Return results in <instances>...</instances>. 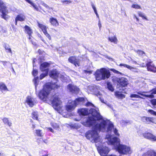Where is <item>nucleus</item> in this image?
Segmentation results:
<instances>
[{
  "label": "nucleus",
  "instance_id": "nucleus-6",
  "mask_svg": "<svg viewBox=\"0 0 156 156\" xmlns=\"http://www.w3.org/2000/svg\"><path fill=\"white\" fill-rule=\"evenodd\" d=\"M103 121H104L105 122V130H104V131H102V132H105L107 131L109 132L111 131L112 129V131L115 135L118 136H119L118 130L116 128H114V125L111 122L108 120H105L103 119L101 122H102Z\"/></svg>",
  "mask_w": 156,
  "mask_h": 156
},
{
  "label": "nucleus",
  "instance_id": "nucleus-22",
  "mask_svg": "<svg viewBox=\"0 0 156 156\" xmlns=\"http://www.w3.org/2000/svg\"><path fill=\"white\" fill-rule=\"evenodd\" d=\"M78 112L80 115H86L89 114V110L87 108H82L78 109Z\"/></svg>",
  "mask_w": 156,
  "mask_h": 156
},
{
  "label": "nucleus",
  "instance_id": "nucleus-16",
  "mask_svg": "<svg viewBox=\"0 0 156 156\" xmlns=\"http://www.w3.org/2000/svg\"><path fill=\"white\" fill-rule=\"evenodd\" d=\"M150 92L151 94H144L143 93V92H138L137 93L138 94L146 98H153L154 97V94H156V89H153L150 91Z\"/></svg>",
  "mask_w": 156,
  "mask_h": 156
},
{
  "label": "nucleus",
  "instance_id": "nucleus-18",
  "mask_svg": "<svg viewBox=\"0 0 156 156\" xmlns=\"http://www.w3.org/2000/svg\"><path fill=\"white\" fill-rule=\"evenodd\" d=\"M38 73L37 70L35 69H34L32 72L33 75L35 76L33 81L34 83L36 90L37 86L39 82V77L38 76L35 77L37 75Z\"/></svg>",
  "mask_w": 156,
  "mask_h": 156
},
{
  "label": "nucleus",
  "instance_id": "nucleus-35",
  "mask_svg": "<svg viewBox=\"0 0 156 156\" xmlns=\"http://www.w3.org/2000/svg\"><path fill=\"white\" fill-rule=\"evenodd\" d=\"M107 87L108 89L112 92L114 90V88L110 82H108L107 83Z\"/></svg>",
  "mask_w": 156,
  "mask_h": 156
},
{
  "label": "nucleus",
  "instance_id": "nucleus-3",
  "mask_svg": "<svg viewBox=\"0 0 156 156\" xmlns=\"http://www.w3.org/2000/svg\"><path fill=\"white\" fill-rule=\"evenodd\" d=\"M108 138V144L113 145L115 150L120 154L126 155L131 153L130 148L126 145L120 144L119 139L116 137L111 138L109 136Z\"/></svg>",
  "mask_w": 156,
  "mask_h": 156
},
{
  "label": "nucleus",
  "instance_id": "nucleus-38",
  "mask_svg": "<svg viewBox=\"0 0 156 156\" xmlns=\"http://www.w3.org/2000/svg\"><path fill=\"white\" fill-rule=\"evenodd\" d=\"M138 14L139 16L140 17H141L143 19H144L146 20H148L146 18V17L144 15V14L140 12H138Z\"/></svg>",
  "mask_w": 156,
  "mask_h": 156
},
{
  "label": "nucleus",
  "instance_id": "nucleus-46",
  "mask_svg": "<svg viewBox=\"0 0 156 156\" xmlns=\"http://www.w3.org/2000/svg\"><path fill=\"white\" fill-rule=\"evenodd\" d=\"M71 126L72 127L76 129H78L79 127V126H78V125L76 123L71 124Z\"/></svg>",
  "mask_w": 156,
  "mask_h": 156
},
{
  "label": "nucleus",
  "instance_id": "nucleus-19",
  "mask_svg": "<svg viewBox=\"0 0 156 156\" xmlns=\"http://www.w3.org/2000/svg\"><path fill=\"white\" fill-rule=\"evenodd\" d=\"M59 73L56 69H53L49 73L50 77L56 79L58 77Z\"/></svg>",
  "mask_w": 156,
  "mask_h": 156
},
{
  "label": "nucleus",
  "instance_id": "nucleus-24",
  "mask_svg": "<svg viewBox=\"0 0 156 156\" xmlns=\"http://www.w3.org/2000/svg\"><path fill=\"white\" fill-rule=\"evenodd\" d=\"M49 21L53 26L57 27L58 25V23L56 19L51 17L50 18Z\"/></svg>",
  "mask_w": 156,
  "mask_h": 156
},
{
  "label": "nucleus",
  "instance_id": "nucleus-27",
  "mask_svg": "<svg viewBox=\"0 0 156 156\" xmlns=\"http://www.w3.org/2000/svg\"><path fill=\"white\" fill-rule=\"evenodd\" d=\"M25 19V17L24 15L22 14L18 15L15 18L16 21H24Z\"/></svg>",
  "mask_w": 156,
  "mask_h": 156
},
{
  "label": "nucleus",
  "instance_id": "nucleus-31",
  "mask_svg": "<svg viewBox=\"0 0 156 156\" xmlns=\"http://www.w3.org/2000/svg\"><path fill=\"white\" fill-rule=\"evenodd\" d=\"M4 47L5 48L6 52L12 54V51L10 46L6 43H5L4 45Z\"/></svg>",
  "mask_w": 156,
  "mask_h": 156
},
{
  "label": "nucleus",
  "instance_id": "nucleus-48",
  "mask_svg": "<svg viewBox=\"0 0 156 156\" xmlns=\"http://www.w3.org/2000/svg\"><path fill=\"white\" fill-rule=\"evenodd\" d=\"M41 4L42 5L44 6V7H45V8H46L47 9H49V7L48 6V5H47L45 3H44V2H42L41 3Z\"/></svg>",
  "mask_w": 156,
  "mask_h": 156
},
{
  "label": "nucleus",
  "instance_id": "nucleus-11",
  "mask_svg": "<svg viewBox=\"0 0 156 156\" xmlns=\"http://www.w3.org/2000/svg\"><path fill=\"white\" fill-rule=\"evenodd\" d=\"M88 89L90 90L91 93L94 94L98 97L100 96L101 93L99 91L98 87L95 85H91L88 86ZM99 98H101L100 97H99Z\"/></svg>",
  "mask_w": 156,
  "mask_h": 156
},
{
  "label": "nucleus",
  "instance_id": "nucleus-49",
  "mask_svg": "<svg viewBox=\"0 0 156 156\" xmlns=\"http://www.w3.org/2000/svg\"><path fill=\"white\" fill-rule=\"evenodd\" d=\"M86 105L88 106H91L92 107H94V105L90 102H88L86 104Z\"/></svg>",
  "mask_w": 156,
  "mask_h": 156
},
{
  "label": "nucleus",
  "instance_id": "nucleus-33",
  "mask_svg": "<svg viewBox=\"0 0 156 156\" xmlns=\"http://www.w3.org/2000/svg\"><path fill=\"white\" fill-rule=\"evenodd\" d=\"M38 26L42 30L44 33L47 31L46 27L45 25L38 23Z\"/></svg>",
  "mask_w": 156,
  "mask_h": 156
},
{
  "label": "nucleus",
  "instance_id": "nucleus-34",
  "mask_svg": "<svg viewBox=\"0 0 156 156\" xmlns=\"http://www.w3.org/2000/svg\"><path fill=\"white\" fill-rule=\"evenodd\" d=\"M2 121L4 124H7L9 126H12V123L9 121L8 118H4L2 119Z\"/></svg>",
  "mask_w": 156,
  "mask_h": 156
},
{
  "label": "nucleus",
  "instance_id": "nucleus-2",
  "mask_svg": "<svg viewBox=\"0 0 156 156\" xmlns=\"http://www.w3.org/2000/svg\"><path fill=\"white\" fill-rule=\"evenodd\" d=\"M105 121H103L102 122H101L99 124L92 126V130L88 131L85 134V136L87 139L92 141H93L94 142L96 143V146L97 148L98 147H101V146L98 145L97 144L99 139L98 131H104L105 130Z\"/></svg>",
  "mask_w": 156,
  "mask_h": 156
},
{
  "label": "nucleus",
  "instance_id": "nucleus-28",
  "mask_svg": "<svg viewBox=\"0 0 156 156\" xmlns=\"http://www.w3.org/2000/svg\"><path fill=\"white\" fill-rule=\"evenodd\" d=\"M51 126L53 127V128L56 130L60 131V129L59 127V125L57 123L55 122H51L50 123Z\"/></svg>",
  "mask_w": 156,
  "mask_h": 156
},
{
  "label": "nucleus",
  "instance_id": "nucleus-8",
  "mask_svg": "<svg viewBox=\"0 0 156 156\" xmlns=\"http://www.w3.org/2000/svg\"><path fill=\"white\" fill-rule=\"evenodd\" d=\"M0 12L2 13L1 16L2 18L6 20L9 18V16L6 14L8 12V10L7 9L6 4L1 1H0Z\"/></svg>",
  "mask_w": 156,
  "mask_h": 156
},
{
  "label": "nucleus",
  "instance_id": "nucleus-15",
  "mask_svg": "<svg viewBox=\"0 0 156 156\" xmlns=\"http://www.w3.org/2000/svg\"><path fill=\"white\" fill-rule=\"evenodd\" d=\"M26 102L30 107H32L36 103L35 100L30 96L27 97Z\"/></svg>",
  "mask_w": 156,
  "mask_h": 156
},
{
  "label": "nucleus",
  "instance_id": "nucleus-23",
  "mask_svg": "<svg viewBox=\"0 0 156 156\" xmlns=\"http://www.w3.org/2000/svg\"><path fill=\"white\" fill-rule=\"evenodd\" d=\"M24 28L25 30L26 33L29 35V37H28L29 40L32 42L31 40L30 36H31V35L33 32L31 29L27 25H26L24 27Z\"/></svg>",
  "mask_w": 156,
  "mask_h": 156
},
{
  "label": "nucleus",
  "instance_id": "nucleus-58",
  "mask_svg": "<svg viewBox=\"0 0 156 156\" xmlns=\"http://www.w3.org/2000/svg\"><path fill=\"white\" fill-rule=\"evenodd\" d=\"M84 72L85 73H89V74L91 73V72L90 71H88L87 70H84Z\"/></svg>",
  "mask_w": 156,
  "mask_h": 156
},
{
  "label": "nucleus",
  "instance_id": "nucleus-53",
  "mask_svg": "<svg viewBox=\"0 0 156 156\" xmlns=\"http://www.w3.org/2000/svg\"><path fill=\"white\" fill-rule=\"evenodd\" d=\"M91 5L92 6V7L93 9L94 12H97V10L96 9L95 7V6L94 5V4L93 3H91Z\"/></svg>",
  "mask_w": 156,
  "mask_h": 156
},
{
  "label": "nucleus",
  "instance_id": "nucleus-51",
  "mask_svg": "<svg viewBox=\"0 0 156 156\" xmlns=\"http://www.w3.org/2000/svg\"><path fill=\"white\" fill-rule=\"evenodd\" d=\"M46 128L49 131H50L51 132H52L53 133H55V132L54 131L51 127H47Z\"/></svg>",
  "mask_w": 156,
  "mask_h": 156
},
{
  "label": "nucleus",
  "instance_id": "nucleus-10",
  "mask_svg": "<svg viewBox=\"0 0 156 156\" xmlns=\"http://www.w3.org/2000/svg\"><path fill=\"white\" fill-rule=\"evenodd\" d=\"M98 150L101 156H106L110 151L109 149L106 146L98 147Z\"/></svg>",
  "mask_w": 156,
  "mask_h": 156
},
{
  "label": "nucleus",
  "instance_id": "nucleus-5",
  "mask_svg": "<svg viewBox=\"0 0 156 156\" xmlns=\"http://www.w3.org/2000/svg\"><path fill=\"white\" fill-rule=\"evenodd\" d=\"M95 76L96 80L99 81L109 78L110 76V73L109 70L102 68L97 70L95 73Z\"/></svg>",
  "mask_w": 156,
  "mask_h": 156
},
{
  "label": "nucleus",
  "instance_id": "nucleus-45",
  "mask_svg": "<svg viewBox=\"0 0 156 156\" xmlns=\"http://www.w3.org/2000/svg\"><path fill=\"white\" fill-rule=\"evenodd\" d=\"M148 112L151 115H156V112L152 110H149Z\"/></svg>",
  "mask_w": 156,
  "mask_h": 156
},
{
  "label": "nucleus",
  "instance_id": "nucleus-36",
  "mask_svg": "<svg viewBox=\"0 0 156 156\" xmlns=\"http://www.w3.org/2000/svg\"><path fill=\"white\" fill-rule=\"evenodd\" d=\"M135 51L140 56H143L145 55V53L143 51L140 50H135Z\"/></svg>",
  "mask_w": 156,
  "mask_h": 156
},
{
  "label": "nucleus",
  "instance_id": "nucleus-9",
  "mask_svg": "<svg viewBox=\"0 0 156 156\" xmlns=\"http://www.w3.org/2000/svg\"><path fill=\"white\" fill-rule=\"evenodd\" d=\"M133 62L135 64L140 65L142 67L147 66V68L148 71H154V67L152 62H147L146 61L145 63L142 62L140 64L138 63L136 61H134Z\"/></svg>",
  "mask_w": 156,
  "mask_h": 156
},
{
  "label": "nucleus",
  "instance_id": "nucleus-64",
  "mask_svg": "<svg viewBox=\"0 0 156 156\" xmlns=\"http://www.w3.org/2000/svg\"><path fill=\"white\" fill-rule=\"evenodd\" d=\"M35 61H36V58H34L33 60V63H34Z\"/></svg>",
  "mask_w": 156,
  "mask_h": 156
},
{
  "label": "nucleus",
  "instance_id": "nucleus-12",
  "mask_svg": "<svg viewBox=\"0 0 156 156\" xmlns=\"http://www.w3.org/2000/svg\"><path fill=\"white\" fill-rule=\"evenodd\" d=\"M68 90L72 93H78L79 91V89L76 86L72 84H69L67 86Z\"/></svg>",
  "mask_w": 156,
  "mask_h": 156
},
{
  "label": "nucleus",
  "instance_id": "nucleus-17",
  "mask_svg": "<svg viewBox=\"0 0 156 156\" xmlns=\"http://www.w3.org/2000/svg\"><path fill=\"white\" fill-rule=\"evenodd\" d=\"M50 66V64L47 62H44L42 63L40 66V69L41 71L47 72H48V67Z\"/></svg>",
  "mask_w": 156,
  "mask_h": 156
},
{
  "label": "nucleus",
  "instance_id": "nucleus-1",
  "mask_svg": "<svg viewBox=\"0 0 156 156\" xmlns=\"http://www.w3.org/2000/svg\"><path fill=\"white\" fill-rule=\"evenodd\" d=\"M58 87V86L55 83H47L44 86L43 89L40 91L38 95V96L41 100L45 101H47L49 95L52 91L53 93L51 95L52 96L49 99V100L54 109L58 111L60 108L61 102L58 97V94H54V89L57 88Z\"/></svg>",
  "mask_w": 156,
  "mask_h": 156
},
{
  "label": "nucleus",
  "instance_id": "nucleus-26",
  "mask_svg": "<svg viewBox=\"0 0 156 156\" xmlns=\"http://www.w3.org/2000/svg\"><path fill=\"white\" fill-rule=\"evenodd\" d=\"M115 96L119 99H122L125 98V95L119 91H116L115 93Z\"/></svg>",
  "mask_w": 156,
  "mask_h": 156
},
{
  "label": "nucleus",
  "instance_id": "nucleus-54",
  "mask_svg": "<svg viewBox=\"0 0 156 156\" xmlns=\"http://www.w3.org/2000/svg\"><path fill=\"white\" fill-rule=\"evenodd\" d=\"M152 104L154 105H156V99H153L151 101Z\"/></svg>",
  "mask_w": 156,
  "mask_h": 156
},
{
  "label": "nucleus",
  "instance_id": "nucleus-44",
  "mask_svg": "<svg viewBox=\"0 0 156 156\" xmlns=\"http://www.w3.org/2000/svg\"><path fill=\"white\" fill-rule=\"evenodd\" d=\"M132 7L136 9H140V6L137 4H133L132 5Z\"/></svg>",
  "mask_w": 156,
  "mask_h": 156
},
{
  "label": "nucleus",
  "instance_id": "nucleus-20",
  "mask_svg": "<svg viewBox=\"0 0 156 156\" xmlns=\"http://www.w3.org/2000/svg\"><path fill=\"white\" fill-rule=\"evenodd\" d=\"M70 62L74 64L76 66H80L79 61L78 59H76L74 57H71L68 59Z\"/></svg>",
  "mask_w": 156,
  "mask_h": 156
},
{
  "label": "nucleus",
  "instance_id": "nucleus-21",
  "mask_svg": "<svg viewBox=\"0 0 156 156\" xmlns=\"http://www.w3.org/2000/svg\"><path fill=\"white\" fill-rule=\"evenodd\" d=\"M153 118L143 116L141 118V120L147 124H150L151 122H154Z\"/></svg>",
  "mask_w": 156,
  "mask_h": 156
},
{
  "label": "nucleus",
  "instance_id": "nucleus-42",
  "mask_svg": "<svg viewBox=\"0 0 156 156\" xmlns=\"http://www.w3.org/2000/svg\"><path fill=\"white\" fill-rule=\"evenodd\" d=\"M119 66H123L125 68H128V69H130L132 68V66L125 64H120L119 65Z\"/></svg>",
  "mask_w": 156,
  "mask_h": 156
},
{
  "label": "nucleus",
  "instance_id": "nucleus-14",
  "mask_svg": "<svg viewBox=\"0 0 156 156\" xmlns=\"http://www.w3.org/2000/svg\"><path fill=\"white\" fill-rule=\"evenodd\" d=\"M117 82L122 87H125L128 84V81L127 79L123 77L119 78L117 80Z\"/></svg>",
  "mask_w": 156,
  "mask_h": 156
},
{
  "label": "nucleus",
  "instance_id": "nucleus-43",
  "mask_svg": "<svg viewBox=\"0 0 156 156\" xmlns=\"http://www.w3.org/2000/svg\"><path fill=\"white\" fill-rule=\"evenodd\" d=\"M41 131V130L40 129L36 130V133L37 135L39 136H42V133Z\"/></svg>",
  "mask_w": 156,
  "mask_h": 156
},
{
  "label": "nucleus",
  "instance_id": "nucleus-56",
  "mask_svg": "<svg viewBox=\"0 0 156 156\" xmlns=\"http://www.w3.org/2000/svg\"><path fill=\"white\" fill-rule=\"evenodd\" d=\"M98 27H99V30H101V23H100V20H99V22H98Z\"/></svg>",
  "mask_w": 156,
  "mask_h": 156
},
{
  "label": "nucleus",
  "instance_id": "nucleus-30",
  "mask_svg": "<svg viewBox=\"0 0 156 156\" xmlns=\"http://www.w3.org/2000/svg\"><path fill=\"white\" fill-rule=\"evenodd\" d=\"M108 40L111 42L114 43L115 44H116L118 42L117 39L115 36L109 37Z\"/></svg>",
  "mask_w": 156,
  "mask_h": 156
},
{
  "label": "nucleus",
  "instance_id": "nucleus-50",
  "mask_svg": "<svg viewBox=\"0 0 156 156\" xmlns=\"http://www.w3.org/2000/svg\"><path fill=\"white\" fill-rule=\"evenodd\" d=\"M112 71H113L114 73H116L117 74H121L122 73L120 72H119L117 70H116L114 69H112L111 70Z\"/></svg>",
  "mask_w": 156,
  "mask_h": 156
},
{
  "label": "nucleus",
  "instance_id": "nucleus-47",
  "mask_svg": "<svg viewBox=\"0 0 156 156\" xmlns=\"http://www.w3.org/2000/svg\"><path fill=\"white\" fill-rule=\"evenodd\" d=\"M44 34L45 36L48 37L49 40H51V37L47 31L44 33Z\"/></svg>",
  "mask_w": 156,
  "mask_h": 156
},
{
  "label": "nucleus",
  "instance_id": "nucleus-57",
  "mask_svg": "<svg viewBox=\"0 0 156 156\" xmlns=\"http://www.w3.org/2000/svg\"><path fill=\"white\" fill-rule=\"evenodd\" d=\"M132 69H129L133 71H134V72H137V69L136 68H134L132 67Z\"/></svg>",
  "mask_w": 156,
  "mask_h": 156
},
{
  "label": "nucleus",
  "instance_id": "nucleus-63",
  "mask_svg": "<svg viewBox=\"0 0 156 156\" xmlns=\"http://www.w3.org/2000/svg\"><path fill=\"white\" fill-rule=\"evenodd\" d=\"M35 125H34V124H33V125H32V127L33 129H34V128H35Z\"/></svg>",
  "mask_w": 156,
  "mask_h": 156
},
{
  "label": "nucleus",
  "instance_id": "nucleus-59",
  "mask_svg": "<svg viewBox=\"0 0 156 156\" xmlns=\"http://www.w3.org/2000/svg\"><path fill=\"white\" fill-rule=\"evenodd\" d=\"M3 65H4V66H5L6 65V63H7V62L6 61H2L1 62Z\"/></svg>",
  "mask_w": 156,
  "mask_h": 156
},
{
  "label": "nucleus",
  "instance_id": "nucleus-62",
  "mask_svg": "<svg viewBox=\"0 0 156 156\" xmlns=\"http://www.w3.org/2000/svg\"><path fill=\"white\" fill-rule=\"evenodd\" d=\"M137 17L135 14L133 15V18L134 19H136Z\"/></svg>",
  "mask_w": 156,
  "mask_h": 156
},
{
  "label": "nucleus",
  "instance_id": "nucleus-39",
  "mask_svg": "<svg viewBox=\"0 0 156 156\" xmlns=\"http://www.w3.org/2000/svg\"><path fill=\"white\" fill-rule=\"evenodd\" d=\"M45 73H42L40 76V80L42 79L44 77L47 76L48 72H45Z\"/></svg>",
  "mask_w": 156,
  "mask_h": 156
},
{
  "label": "nucleus",
  "instance_id": "nucleus-40",
  "mask_svg": "<svg viewBox=\"0 0 156 156\" xmlns=\"http://www.w3.org/2000/svg\"><path fill=\"white\" fill-rule=\"evenodd\" d=\"M130 97L131 98H142L140 96L135 94H131L130 95Z\"/></svg>",
  "mask_w": 156,
  "mask_h": 156
},
{
  "label": "nucleus",
  "instance_id": "nucleus-52",
  "mask_svg": "<svg viewBox=\"0 0 156 156\" xmlns=\"http://www.w3.org/2000/svg\"><path fill=\"white\" fill-rule=\"evenodd\" d=\"M91 5L92 6V7L93 9L94 12H97V10L96 9L95 7V6L94 5V4L93 3H91Z\"/></svg>",
  "mask_w": 156,
  "mask_h": 156
},
{
  "label": "nucleus",
  "instance_id": "nucleus-55",
  "mask_svg": "<svg viewBox=\"0 0 156 156\" xmlns=\"http://www.w3.org/2000/svg\"><path fill=\"white\" fill-rule=\"evenodd\" d=\"M121 123H124V124H125V123H129V124H130L131 123V122L129 121H125L123 120L121 121Z\"/></svg>",
  "mask_w": 156,
  "mask_h": 156
},
{
  "label": "nucleus",
  "instance_id": "nucleus-25",
  "mask_svg": "<svg viewBox=\"0 0 156 156\" xmlns=\"http://www.w3.org/2000/svg\"><path fill=\"white\" fill-rule=\"evenodd\" d=\"M6 91H9L7 87L4 83H0V91L2 93Z\"/></svg>",
  "mask_w": 156,
  "mask_h": 156
},
{
  "label": "nucleus",
  "instance_id": "nucleus-60",
  "mask_svg": "<svg viewBox=\"0 0 156 156\" xmlns=\"http://www.w3.org/2000/svg\"><path fill=\"white\" fill-rule=\"evenodd\" d=\"M41 41H43L45 43V41L44 40V39H43V38L42 37H41Z\"/></svg>",
  "mask_w": 156,
  "mask_h": 156
},
{
  "label": "nucleus",
  "instance_id": "nucleus-32",
  "mask_svg": "<svg viewBox=\"0 0 156 156\" xmlns=\"http://www.w3.org/2000/svg\"><path fill=\"white\" fill-rule=\"evenodd\" d=\"M28 3L30 4L36 11H38L39 9L37 6L30 0H25Z\"/></svg>",
  "mask_w": 156,
  "mask_h": 156
},
{
  "label": "nucleus",
  "instance_id": "nucleus-41",
  "mask_svg": "<svg viewBox=\"0 0 156 156\" xmlns=\"http://www.w3.org/2000/svg\"><path fill=\"white\" fill-rule=\"evenodd\" d=\"M61 2L63 5H66V4L71 3V2L69 0H61Z\"/></svg>",
  "mask_w": 156,
  "mask_h": 156
},
{
  "label": "nucleus",
  "instance_id": "nucleus-29",
  "mask_svg": "<svg viewBox=\"0 0 156 156\" xmlns=\"http://www.w3.org/2000/svg\"><path fill=\"white\" fill-rule=\"evenodd\" d=\"M144 155L145 156H156V152L152 150H149Z\"/></svg>",
  "mask_w": 156,
  "mask_h": 156
},
{
  "label": "nucleus",
  "instance_id": "nucleus-37",
  "mask_svg": "<svg viewBox=\"0 0 156 156\" xmlns=\"http://www.w3.org/2000/svg\"><path fill=\"white\" fill-rule=\"evenodd\" d=\"M32 118L34 119H35L36 120H38V115L37 112H34L32 113Z\"/></svg>",
  "mask_w": 156,
  "mask_h": 156
},
{
  "label": "nucleus",
  "instance_id": "nucleus-7",
  "mask_svg": "<svg viewBox=\"0 0 156 156\" xmlns=\"http://www.w3.org/2000/svg\"><path fill=\"white\" fill-rule=\"evenodd\" d=\"M84 100V98L82 97H79L77 98L74 101H71L69 100L68 101L69 104L66 106V109L69 112H71L73 110L76 105L79 103L80 102H82Z\"/></svg>",
  "mask_w": 156,
  "mask_h": 156
},
{
  "label": "nucleus",
  "instance_id": "nucleus-4",
  "mask_svg": "<svg viewBox=\"0 0 156 156\" xmlns=\"http://www.w3.org/2000/svg\"><path fill=\"white\" fill-rule=\"evenodd\" d=\"M89 114H91L92 116H89L85 122H83V124L86 127H90L95 125L96 123V120L94 117L97 118L98 120H103V117L94 108H91L89 110Z\"/></svg>",
  "mask_w": 156,
  "mask_h": 156
},
{
  "label": "nucleus",
  "instance_id": "nucleus-61",
  "mask_svg": "<svg viewBox=\"0 0 156 156\" xmlns=\"http://www.w3.org/2000/svg\"><path fill=\"white\" fill-rule=\"evenodd\" d=\"M153 119H154V122H152L153 123H156V118H153Z\"/></svg>",
  "mask_w": 156,
  "mask_h": 156
},
{
  "label": "nucleus",
  "instance_id": "nucleus-13",
  "mask_svg": "<svg viewBox=\"0 0 156 156\" xmlns=\"http://www.w3.org/2000/svg\"><path fill=\"white\" fill-rule=\"evenodd\" d=\"M143 137L152 141H156V136L151 133L146 132L143 133Z\"/></svg>",
  "mask_w": 156,
  "mask_h": 156
}]
</instances>
